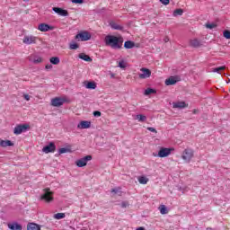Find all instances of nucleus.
I'll return each mask as SVG.
<instances>
[{"instance_id": "43", "label": "nucleus", "mask_w": 230, "mask_h": 230, "mask_svg": "<svg viewBox=\"0 0 230 230\" xmlns=\"http://www.w3.org/2000/svg\"><path fill=\"white\" fill-rule=\"evenodd\" d=\"M147 130H149V132H155V134H157V130L154 128H147Z\"/></svg>"}, {"instance_id": "4", "label": "nucleus", "mask_w": 230, "mask_h": 230, "mask_svg": "<svg viewBox=\"0 0 230 230\" xmlns=\"http://www.w3.org/2000/svg\"><path fill=\"white\" fill-rule=\"evenodd\" d=\"M194 155H195L191 149H185L181 154V159H183L185 163H190Z\"/></svg>"}, {"instance_id": "40", "label": "nucleus", "mask_w": 230, "mask_h": 230, "mask_svg": "<svg viewBox=\"0 0 230 230\" xmlns=\"http://www.w3.org/2000/svg\"><path fill=\"white\" fill-rule=\"evenodd\" d=\"M72 3H75V4H82L84 0H72Z\"/></svg>"}, {"instance_id": "28", "label": "nucleus", "mask_w": 230, "mask_h": 230, "mask_svg": "<svg viewBox=\"0 0 230 230\" xmlns=\"http://www.w3.org/2000/svg\"><path fill=\"white\" fill-rule=\"evenodd\" d=\"M111 27L113 28V30H123V27H121V25L114 22H111L110 23Z\"/></svg>"}, {"instance_id": "13", "label": "nucleus", "mask_w": 230, "mask_h": 230, "mask_svg": "<svg viewBox=\"0 0 230 230\" xmlns=\"http://www.w3.org/2000/svg\"><path fill=\"white\" fill-rule=\"evenodd\" d=\"M37 39L35 36H24L22 42L23 44H37Z\"/></svg>"}, {"instance_id": "41", "label": "nucleus", "mask_w": 230, "mask_h": 230, "mask_svg": "<svg viewBox=\"0 0 230 230\" xmlns=\"http://www.w3.org/2000/svg\"><path fill=\"white\" fill-rule=\"evenodd\" d=\"M160 3H162V4H170V0H160Z\"/></svg>"}, {"instance_id": "7", "label": "nucleus", "mask_w": 230, "mask_h": 230, "mask_svg": "<svg viewBox=\"0 0 230 230\" xmlns=\"http://www.w3.org/2000/svg\"><path fill=\"white\" fill-rule=\"evenodd\" d=\"M93 159L92 155H86L84 158H81L75 162L76 166L79 168H83V166H87V161H91Z\"/></svg>"}, {"instance_id": "19", "label": "nucleus", "mask_w": 230, "mask_h": 230, "mask_svg": "<svg viewBox=\"0 0 230 230\" xmlns=\"http://www.w3.org/2000/svg\"><path fill=\"white\" fill-rule=\"evenodd\" d=\"M13 142H12L11 140L0 139V146L2 148H6V146H13Z\"/></svg>"}, {"instance_id": "27", "label": "nucleus", "mask_w": 230, "mask_h": 230, "mask_svg": "<svg viewBox=\"0 0 230 230\" xmlns=\"http://www.w3.org/2000/svg\"><path fill=\"white\" fill-rule=\"evenodd\" d=\"M148 178H146V176H140V177H138V182L140 183V184H147V182H148Z\"/></svg>"}, {"instance_id": "12", "label": "nucleus", "mask_w": 230, "mask_h": 230, "mask_svg": "<svg viewBox=\"0 0 230 230\" xmlns=\"http://www.w3.org/2000/svg\"><path fill=\"white\" fill-rule=\"evenodd\" d=\"M55 150H57V146H55V143L50 142L49 145L43 147L42 152L49 154L55 152Z\"/></svg>"}, {"instance_id": "30", "label": "nucleus", "mask_w": 230, "mask_h": 230, "mask_svg": "<svg viewBox=\"0 0 230 230\" xmlns=\"http://www.w3.org/2000/svg\"><path fill=\"white\" fill-rule=\"evenodd\" d=\"M54 218H56V220H62V218H66V214L65 213L55 214Z\"/></svg>"}, {"instance_id": "42", "label": "nucleus", "mask_w": 230, "mask_h": 230, "mask_svg": "<svg viewBox=\"0 0 230 230\" xmlns=\"http://www.w3.org/2000/svg\"><path fill=\"white\" fill-rule=\"evenodd\" d=\"M128 201H123L121 203V208H128Z\"/></svg>"}, {"instance_id": "10", "label": "nucleus", "mask_w": 230, "mask_h": 230, "mask_svg": "<svg viewBox=\"0 0 230 230\" xmlns=\"http://www.w3.org/2000/svg\"><path fill=\"white\" fill-rule=\"evenodd\" d=\"M177 82H181V77L179 75H172L165 80V85H175Z\"/></svg>"}, {"instance_id": "6", "label": "nucleus", "mask_w": 230, "mask_h": 230, "mask_svg": "<svg viewBox=\"0 0 230 230\" xmlns=\"http://www.w3.org/2000/svg\"><path fill=\"white\" fill-rule=\"evenodd\" d=\"M91 39V33L87 31H82L75 35V40H82L83 42H85V40H90Z\"/></svg>"}, {"instance_id": "29", "label": "nucleus", "mask_w": 230, "mask_h": 230, "mask_svg": "<svg viewBox=\"0 0 230 230\" xmlns=\"http://www.w3.org/2000/svg\"><path fill=\"white\" fill-rule=\"evenodd\" d=\"M111 193H114L115 195H119V197H121V187L112 189Z\"/></svg>"}, {"instance_id": "20", "label": "nucleus", "mask_w": 230, "mask_h": 230, "mask_svg": "<svg viewBox=\"0 0 230 230\" xmlns=\"http://www.w3.org/2000/svg\"><path fill=\"white\" fill-rule=\"evenodd\" d=\"M7 226L11 230H22V226L18 223H9Z\"/></svg>"}, {"instance_id": "2", "label": "nucleus", "mask_w": 230, "mask_h": 230, "mask_svg": "<svg viewBox=\"0 0 230 230\" xmlns=\"http://www.w3.org/2000/svg\"><path fill=\"white\" fill-rule=\"evenodd\" d=\"M53 191L51 189L45 188L43 189V194L40 196V200H44L45 202H53Z\"/></svg>"}, {"instance_id": "9", "label": "nucleus", "mask_w": 230, "mask_h": 230, "mask_svg": "<svg viewBox=\"0 0 230 230\" xmlns=\"http://www.w3.org/2000/svg\"><path fill=\"white\" fill-rule=\"evenodd\" d=\"M173 150V148L161 147L158 152V157H168V155H170Z\"/></svg>"}, {"instance_id": "32", "label": "nucleus", "mask_w": 230, "mask_h": 230, "mask_svg": "<svg viewBox=\"0 0 230 230\" xmlns=\"http://www.w3.org/2000/svg\"><path fill=\"white\" fill-rule=\"evenodd\" d=\"M119 67H120L121 69H126L127 68V62L121 60L119 62Z\"/></svg>"}, {"instance_id": "25", "label": "nucleus", "mask_w": 230, "mask_h": 230, "mask_svg": "<svg viewBox=\"0 0 230 230\" xmlns=\"http://www.w3.org/2000/svg\"><path fill=\"white\" fill-rule=\"evenodd\" d=\"M50 64H53L54 66H58V64H60V58H58V57L50 58Z\"/></svg>"}, {"instance_id": "37", "label": "nucleus", "mask_w": 230, "mask_h": 230, "mask_svg": "<svg viewBox=\"0 0 230 230\" xmlns=\"http://www.w3.org/2000/svg\"><path fill=\"white\" fill-rule=\"evenodd\" d=\"M225 70H226V66H219V67H217V68L214 69V71H215L216 73H220V71H225Z\"/></svg>"}, {"instance_id": "48", "label": "nucleus", "mask_w": 230, "mask_h": 230, "mask_svg": "<svg viewBox=\"0 0 230 230\" xmlns=\"http://www.w3.org/2000/svg\"><path fill=\"white\" fill-rule=\"evenodd\" d=\"M192 112H193V114H197V112H199V110L194 109V110L192 111Z\"/></svg>"}, {"instance_id": "21", "label": "nucleus", "mask_w": 230, "mask_h": 230, "mask_svg": "<svg viewBox=\"0 0 230 230\" xmlns=\"http://www.w3.org/2000/svg\"><path fill=\"white\" fill-rule=\"evenodd\" d=\"M28 230H40V226L35 224V223H29L27 225Z\"/></svg>"}, {"instance_id": "18", "label": "nucleus", "mask_w": 230, "mask_h": 230, "mask_svg": "<svg viewBox=\"0 0 230 230\" xmlns=\"http://www.w3.org/2000/svg\"><path fill=\"white\" fill-rule=\"evenodd\" d=\"M77 128H91V121H87V120H83L81 121L78 126Z\"/></svg>"}, {"instance_id": "17", "label": "nucleus", "mask_w": 230, "mask_h": 230, "mask_svg": "<svg viewBox=\"0 0 230 230\" xmlns=\"http://www.w3.org/2000/svg\"><path fill=\"white\" fill-rule=\"evenodd\" d=\"M173 109H186L188 104L185 102H177L172 103Z\"/></svg>"}, {"instance_id": "46", "label": "nucleus", "mask_w": 230, "mask_h": 230, "mask_svg": "<svg viewBox=\"0 0 230 230\" xmlns=\"http://www.w3.org/2000/svg\"><path fill=\"white\" fill-rule=\"evenodd\" d=\"M46 69H52L53 68V66L52 65H46Z\"/></svg>"}, {"instance_id": "39", "label": "nucleus", "mask_w": 230, "mask_h": 230, "mask_svg": "<svg viewBox=\"0 0 230 230\" xmlns=\"http://www.w3.org/2000/svg\"><path fill=\"white\" fill-rule=\"evenodd\" d=\"M67 152H69V149H67L66 147H63V148L59 149V154H66Z\"/></svg>"}, {"instance_id": "26", "label": "nucleus", "mask_w": 230, "mask_h": 230, "mask_svg": "<svg viewBox=\"0 0 230 230\" xmlns=\"http://www.w3.org/2000/svg\"><path fill=\"white\" fill-rule=\"evenodd\" d=\"M159 211H160L161 215H168V208H166V206H164V205H161L159 207Z\"/></svg>"}, {"instance_id": "23", "label": "nucleus", "mask_w": 230, "mask_h": 230, "mask_svg": "<svg viewBox=\"0 0 230 230\" xmlns=\"http://www.w3.org/2000/svg\"><path fill=\"white\" fill-rule=\"evenodd\" d=\"M84 85L86 89H96V83L93 82H84Z\"/></svg>"}, {"instance_id": "1", "label": "nucleus", "mask_w": 230, "mask_h": 230, "mask_svg": "<svg viewBox=\"0 0 230 230\" xmlns=\"http://www.w3.org/2000/svg\"><path fill=\"white\" fill-rule=\"evenodd\" d=\"M104 43L106 46L112 48V49H121L123 48V37L107 35L104 38Z\"/></svg>"}, {"instance_id": "49", "label": "nucleus", "mask_w": 230, "mask_h": 230, "mask_svg": "<svg viewBox=\"0 0 230 230\" xmlns=\"http://www.w3.org/2000/svg\"><path fill=\"white\" fill-rule=\"evenodd\" d=\"M207 230H213V228H211V227H208V228H207Z\"/></svg>"}, {"instance_id": "11", "label": "nucleus", "mask_w": 230, "mask_h": 230, "mask_svg": "<svg viewBox=\"0 0 230 230\" xmlns=\"http://www.w3.org/2000/svg\"><path fill=\"white\" fill-rule=\"evenodd\" d=\"M27 58H28L29 62H32V64L42 63V58L39 57L37 54H31Z\"/></svg>"}, {"instance_id": "45", "label": "nucleus", "mask_w": 230, "mask_h": 230, "mask_svg": "<svg viewBox=\"0 0 230 230\" xmlns=\"http://www.w3.org/2000/svg\"><path fill=\"white\" fill-rule=\"evenodd\" d=\"M23 98L26 102H30V96L28 94H23Z\"/></svg>"}, {"instance_id": "35", "label": "nucleus", "mask_w": 230, "mask_h": 230, "mask_svg": "<svg viewBox=\"0 0 230 230\" xmlns=\"http://www.w3.org/2000/svg\"><path fill=\"white\" fill-rule=\"evenodd\" d=\"M206 28H208V30H213V28H217V23H207Z\"/></svg>"}, {"instance_id": "15", "label": "nucleus", "mask_w": 230, "mask_h": 230, "mask_svg": "<svg viewBox=\"0 0 230 230\" xmlns=\"http://www.w3.org/2000/svg\"><path fill=\"white\" fill-rule=\"evenodd\" d=\"M53 12L58 13V15H62L63 17H67V15H69L67 10H64L60 7H53Z\"/></svg>"}, {"instance_id": "22", "label": "nucleus", "mask_w": 230, "mask_h": 230, "mask_svg": "<svg viewBox=\"0 0 230 230\" xmlns=\"http://www.w3.org/2000/svg\"><path fill=\"white\" fill-rule=\"evenodd\" d=\"M79 58L84 60L85 62H93V58H91V57L84 53L79 54Z\"/></svg>"}, {"instance_id": "14", "label": "nucleus", "mask_w": 230, "mask_h": 230, "mask_svg": "<svg viewBox=\"0 0 230 230\" xmlns=\"http://www.w3.org/2000/svg\"><path fill=\"white\" fill-rule=\"evenodd\" d=\"M38 30H40V31H53L55 30V27L53 26H50L47 23H40L39 26H38Z\"/></svg>"}, {"instance_id": "5", "label": "nucleus", "mask_w": 230, "mask_h": 230, "mask_svg": "<svg viewBox=\"0 0 230 230\" xmlns=\"http://www.w3.org/2000/svg\"><path fill=\"white\" fill-rule=\"evenodd\" d=\"M27 128H30V125L28 124H20L17 125L13 129V134L19 136V134H22V132H26Z\"/></svg>"}, {"instance_id": "3", "label": "nucleus", "mask_w": 230, "mask_h": 230, "mask_svg": "<svg viewBox=\"0 0 230 230\" xmlns=\"http://www.w3.org/2000/svg\"><path fill=\"white\" fill-rule=\"evenodd\" d=\"M67 98L66 97H55L51 99V105L52 107H62L65 103H66Z\"/></svg>"}, {"instance_id": "34", "label": "nucleus", "mask_w": 230, "mask_h": 230, "mask_svg": "<svg viewBox=\"0 0 230 230\" xmlns=\"http://www.w3.org/2000/svg\"><path fill=\"white\" fill-rule=\"evenodd\" d=\"M182 13H183L182 9H176V10H174V12H173V15H174V16L182 15Z\"/></svg>"}, {"instance_id": "8", "label": "nucleus", "mask_w": 230, "mask_h": 230, "mask_svg": "<svg viewBox=\"0 0 230 230\" xmlns=\"http://www.w3.org/2000/svg\"><path fill=\"white\" fill-rule=\"evenodd\" d=\"M142 74H139L138 76L141 80H145L146 78H150L152 76V71L148 68L142 67L140 69Z\"/></svg>"}, {"instance_id": "24", "label": "nucleus", "mask_w": 230, "mask_h": 230, "mask_svg": "<svg viewBox=\"0 0 230 230\" xmlns=\"http://www.w3.org/2000/svg\"><path fill=\"white\" fill-rule=\"evenodd\" d=\"M135 46L136 43H134V41L128 40L124 43V48H126V49H132Z\"/></svg>"}, {"instance_id": "31", "label": "nucleus", "mask_w": 230, "mask_h": 230, "mask_svg": "<svg viewBox=\"0 0 230 230\" xmlns=\"http://www.w3.org/2000/svg\"><path fill=\"white\" fill-rule=\"evenodd\" d=\"M137 119H138V121H141V122L146 121V116L141 115V114L137 115Z\"/></svg>"}, {"instance_id": "16", "label": "nucleus", "mask_w": 230, "mask_h": 230, "mask_svg": "<svg viewBox=\"0 0 230 230\" xmlns=\"http://www.w3.org/2000/svg\"><path fill=\"white\" fill-rule=\"evenodd\" d=\"M189 46L191 48H200V46H202V42H200L198 39H192L189 41Z\"/></svg>"}, {"instance_id": "38", "label": "nucleus", "mask_w": 230, "mask_h": 230, "mask_svg": "<svg viewBox=\"0 0 230 230\" xmlns=\"http://www.w3.org/2000/svg\"><path fill=\"white\" fill-rule=\"evenodd\" d=\"M78 48H79L78 43L70 44V49H78Z\"/></svg>"}, {"instance_id": "47", "label": "nucleus", "mask_w": 230, "mask_h": 230, "mask_svg": "<svg viewBox=\"0 0 230 230\" xmlns=\"http://www.w3.org/2000/svg\"><path fill=\"white\" fill-rule=\"evenodd\" d=\"M164 42H170V38L165 37V38L164 39Z\"/></svg>"}, {"instance_id": "33", "label": "nucleus", "mask_w": 230, "mask_h": 230, "mask_svg": "<svg viewBox=\"0 0 230 230\" xmlns=\"http://www.w3.org/2000/svg\"><path fill=\"white\" fill-rule=\"evenodd\" d=\"M155 93V90L152 89V88H147L146 91H145V94L146 95H148V94H154Z\"/></svg>"}, {"instance_id": "36", "label": "nucleus", "mask_w": 230, "mask_h": 230, "mask_svg": "<svg viewBox=\"0 0 230 230\" xmlns=\"http://www.w3.org/2000/svg\"><path fill=\"white\" fill-rule=\"evenodd\" d=\"M223 37H225V39H230V31H224Z\"/></svg>"}, {"instance_id": "44", "label": "nucleus", "mask_w": 230, "mask_h": 230, "mask_svg": "<svg viewBox=\"0 0 230 230\" xmlns=\"http://www.w3.org/2000/svg\"><path fill=\"white\" fill-rule=\"evenodd\" d=\"M93 116H98V117H100V116H102V112H100V111H93Z\"/></svg>"}]
</instances>
